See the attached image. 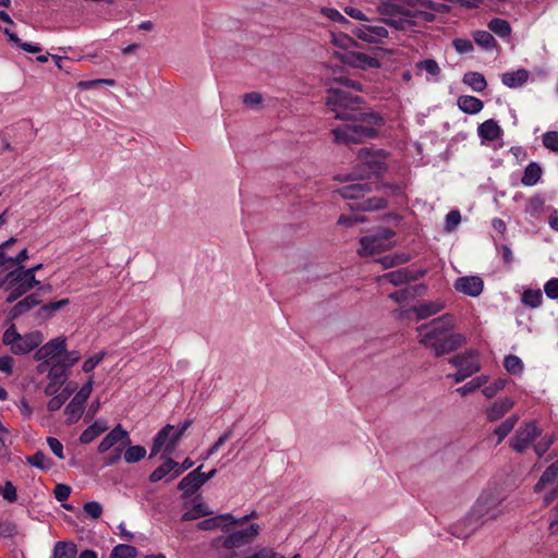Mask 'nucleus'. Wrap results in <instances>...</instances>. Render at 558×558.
Wrapping results in <instances>:
<instances>
[{
  "mask_svg": "<svg viewBox=\"0 0 558 558\" xmlns=\"http://www.w3.org/2000/svg\"><path fill=\"white\" fill-rule=\"evenodd\" d=\"M326 105L339 120L353 121V124L333 129L335 142L339 144H356L376 137L378 129L385 124L381 116L375 112H362V98L338 88L328 89Z\"/></svg>",
  "mask_w": 558,
  "mask_h": 558,
  "instance_id": "nucleus-1",
  "label": "nucleus"
},
{
  "mask_svg": "<svg viewBox=\"0 0 558 558\" xmlns=\"http://www.w3.org/2000/svg\"><path fill=\"white\" fill-rule=\"evenodd\" d=\"M454 323L449 314L433 319L416 328L418 342L440 357L449 354L466 343L462 333L451 332Z\"/></svg>",
  "mask_w": 558,
  "mask_h": 558,
  "instance_id": "nucleus-2",
  "label": "nucleus"
},
{
  "mask_svg": "<svg viewBox=\"0 0 558 558\" xmlns=\"http://www.w3.org/2000/svg\"><path fill=\"white\" fill-rule=\"evenodd\" d=\"M359 163L349 175L352 180L365 181L379 178L387 170L386 155L381 150L373 151L362 148L357 154Z\"/></svg>",
  "mask_w": 558,
  "mask_h": 558,
  "instance_id": "nucleus-3",
  "label": "nucleus"
},
{
  "mask_svg": "<svg viewBox=\"0 0 558 558\" xmlns=\"http://www.w3.org/2000/svg\"><path fill=\"white\" fill-rule=\"evenodd\" d=\"M259 533L258 524H251L247 529L234 531L226 536L214 538L213 546L217 549L230 550V554L222 555L223 558H233L236 556L234 549L241 548L252 543Z\"/></svg>",
  "mask_w": 558,
  "mask_h": 558,
  "instance_id": "nucleus-4",
  "label": "nucleus"
},
{
  "mask_svg": "<svg viewBox=\"0 0 558 558\" xmlns=\"http://www.w3.org/2000/svg\"><path fill=\"white\" fill-rule=\"evenodd\" d=\"M473 514L477 515L484 524L499 518L504 511L502 497L499 493L485 490L471 508Z\"/></svg>",
  "mask_w": 558,
  "mask_h": 558,
  "instance_id": "nucleus-5",
  "label": "nucleus"
},
{
  "mask_svg": "<svg viewBox=\"0 0 558 558\" xmlns=\"http://www.w3.org/2000/svg\"><path fill=\"white\" fill-rule=\"evenodd\" d=\"M395 236V231L380 228L372 235L362 236L360 239V248L357 254L360 256H372L377 253L388 251L393 247L395 243L391 239Z\"/></svg>",
  "mask_w": 558,
  "mask_h": 558,
  "instance_id": "nucleus-6",
  "label": "nucleus"
},
{
  "mask_svg": "<svg viewBox=\"0 0 558 558\" xmlns=\"http://www.w3.org/2000/svg\"><path fill=\"white\" fill-rule=\"evenodd\" d=\"M393 189L398 190L393 185H383L378 182H357L342 186L337 192L342 198L345 199H360L365 196L366 193L372 191H378L379 189Z\"/></svg>",
  "mask_w": 558,
  "mask_h": 558,
  "instance_id": "nucleus-7",
  "label": "nucleus"
},
{
  "mask_svg": "<svg viewBox=\"0 0 558 558\" xmlns=\"http://www.w3.org/2000/svg\"><path fill=\"white\" fill-rule=\"evenodd\" d=\"M483 525V521L477 515H474L471 509L462 519L451 525L450 532L458 538H468Z\"/></svg>",
  "mask_w": 558,
  "mask_h": 558,
  "instance_id": "nucleus-8",
  "label": "nucleus"
},
{
  "mask_svg": "<svg viewBox=\"0 0 558 558\" xmlns=\"http://www.w3.org/2000/svg\"><path fill=\"white\" fill-rule=\"evenodd\" d=\"M541 435V429L534 422L524 423L515 432V436L511 440V447L517 452L524 451Z\"/></svg>",
  "mask_w": 558,
  "mask_h": 558,
  "instance_id": "nucleus-9",
  "label": "nucleus"
},
{
  "mask_svg": "<svg viewBox=\"0 0 558 558\" xmlns=\"http://www.w3.org/2000/svg\"><path fill=\"white\" fill-rule=\"evenodd\" d=\"M129 445H131L129 433L122 427L121 424H118L99 442L98 452L105 453L111 448H125Z\"/></svg>",
  "mask_w": 558,
  "mask_h": 558,
  "instance_id": "nucleus-10",
  "label": "nucleus"
},
{
  "mask_svg": "<svg viewBox=\"0 0 558 558\" xmlns=\"http://www.w3.org/2000/svg\"><path fill=\"white\" fill-rule=\"evenodd\" d=\"M353 35L360 40L367 44H383L388 37V31L381 25L364 24L352 29Z\"/></svg>",
  "mask_w": 558,
  "mask_h": 558,
  "instance_id": "nucleus-11",
  "label": "nucleus"
},
{
  "mask_svg": "<svg viewBox=\"0 0 558 558\" xmlns=\"http://www.w3.org/2000/svg\"><path fill=\"white\" fill-rule=\"evenodd\" d=\"M425 272H426L425 270L414 271L409 268H400V269L387 272L383 276H379L377 278V281L381 282V281L386 280L389 283L398 287V286L405 284L410 281L418 280L420 278L425 276Z\"/></svg>",
  "mask_w": 558,
  "mask_h": 558,
  "instance_id": "nucleus-12",
  "label": "nucleus"
},
{
  "mask_svg": "<svg viewBox=\"0 0 558 558\" xmlns=\"http://www.w3.org/2000/svg\"><path fill=\"white\" fill-rule=\"evenodd\" d=\"M449 363L457 368H462L470 372V375L481 371V363L478 361V352L476 350H469L460 354L451 356Z\"/></svg>",
  "mask_w": 558,
  "mask_h": 558,
  "instance_id": "nucleus-13",
  "label": "nucleus"
},
{
  "mask_svg": "<svg viewBox=\"0 0 558 558\" xmlns=\"http://www.w3.org/2000/svg\"><path fill=\"white\" fill-rule=\"evenodd\" d=\"M65 338L58 337L40 347L35 353V359L37 361H50L57 357L60 359L61 354L65 351Z\"/></svg>",
  "mask_w": 558,
  "mask_h": 558,
  "instance_id": "nucleus-14",
  "label": "nucleus"
},
{
  "mask_svg": "<svg viewBox=\"0 0 558 558\" xmlns=\"http://www.w3.org/2000/svg\"><path fill=\"white\" fill-rule=\"evenodd\" d=\"M454 289L460 293L475 298L483 292L484 282L477 276L460 277L454 282Z\"/></svg>",
  "mask_w": 558,
  "mask_h": 558,
  "instance_id": "nucleus-15",
  "label": "nucleus"
},
{
  "mask_svg": "<svg viewBox=\"0 0 558 558\" xmlns=\"http://www.w3.org/2000/svg\"><path fill=\"white\" fill-rule=\"evenodd\" d=\"M161 459H163L165 462L161 465H159L156 470H154L149 475V481L151 483H157L161 480L170 482L178 477L174 476L177 461H174L170 456L166 454L165 451L161 454Z\"/></svg>",
  "mask_w": 558,
  "mask_h": 558,
  "instance_id": "nucleus-16",
  "label": "nucleus"
},
{
  "mask_svg": "<svg viewBox=\"0 0 558 558\" xmlns=\"http://www.w3.org/2000/svg\"><path fill=\"white\" fill-rule=\"evenodd\" d=\"M7 303H13L22 295L26 294L29 290H26V286L21 281L17 271H10L7 277Z\"/></svg>",
  "mask_w": 558,
  "mask_h": 558,
  "instance_id": "nucleus-17",
  "label": "nucleus"
},
{
  "mask_svg": "<svg viewBox=\"0 0 558 558\" xmlns=\"http://www.w3.org/2000/svg\"><path fill=\"white\" fill-rule=\"evenodd\" d=\"M43 340V333L39 331L21 335L12 352L14 354H26L36 349Z\"/></svg>",
  "mask_w": 558,
  "mask_h": 558,
  "instance_id": "nucleus-18",
  "label": "nucleus"
},
{
  "mask_svg": "<svg viewBox=\"0 0 558 558\" xmlns=\"http://www.w3.org/2000/svg\"><path fill=\"white\" fill-rule=\"evenodd\" d=\"M202 468L203 464H201L194 471L190 472L179 482L178 489L183 493V496H192L201 488V486H203V481H201L199 476V471Z\"/></svg>",
  "mask_w": 558,
  "mask_h": 558,
  "instance_id": "nucleus-19",
  "label": "nucleus"
},
{
  "mask_svg": "<svg viewBox=\"0 0 558 558\" xmlns=\"http://www.w3.org/2000/svg\"><path fill=\"white\" fill-rule=\"evenodd\" d=\"M343 61L352 66L363 70L378 69L380 66V62L377 58L362 52H348L343 57Z\"/></svg>",
  "mask_w": 558,
  "mask_h": 558,
  "instance_id": "nucleus-20",
  "label": "nucleus"
},
{
  "mask_svg": "<svg viewBox=\"0 0 558 558\" xmlns=\"http://www.w3.org/2000/svg\"><path fill=\"white\" fill-rule=\"evenodd\" d=\"M445 308L442 301H426L412 307V312L416 315L417 319H426L436 315Z\"/></svg>",
  "mask_w": 558,
  "mask_h": 558,
  "instance_id": "nucleus-21",
  "label": "nucleus"
},
{
  "mask_svg": "<svg viewBox=\"0 0 558 558\" xmlns=\"http://www.w3.org/2000/svg\"><path fill=\"white\" fill-rule=\"evenodd\" d=\"M514 402L510 398H504L494 402L487 410V420L490 422L501 418L512 407Z\"/></svg>",
  "mask_w": 558,
  "mask_h": 558,
  "instance_id": "nucleus-22",
  "label": "nucleus"
},
{
  "mask_svg": "<svg viewBox=\"0 0 558 558\" xmlns=\"http://www.w3.org/2000/svg\"><path fill=\"white\" fill-rule=\"evenodd\" d=\"M41 302L38 293H33L25 296L23 300L19 301L11 310V317L16 318L35 306L39 305Z\"/></svg>",
  "mask_w": 558,
  "mask_h": 558,
  "instance_id": "nucleus-23",
  "label": "nucleus"
},
{
  "mask_svg": "<svg viewBox=\"0 0 558 558\" xmlns=\"http://www.w3.org/2000/svg\"><path fill=\"white\" fill-rule=\"evenodd\" d=\"M477 132L481 138L489 142L499 138L502 134L501 128L493 119L486 120L480 124Z\"/></svg>",
  "mask_w": 558,
  "mask_h": 558,
  "instance_id": "nucleus-24",
  "label": "nucleus"
},
{
  "mask_svg": "<svg viewBox=\"0 0 558 558\" xmlns=\"http://www.w3.org/2000/svg\"><path fill=\"white\" fill-rule=\"evenodd\" d=\"M193 420L187 418L177 427L174 426V430L172 432V435L167 442V447L165 448V453L168 456H171L174 450L177 449V446L179 444V440L184 435V433L192 426Z\"/></svg>",
  "mask_w": 558,
  "mask_h": 558,
  "instance_id": "nucleus-25",
  "label": "nucleus"
},
{
  "mask_svg": "<svg viewBox=\"0 0 558 558\" xmlns=\"http://www.w3.org/2000/svg\"><path fill=\"white\" fill-rule=\"evenodd\" d=\"M173 430L174 426L167 424L156 434L150 449V457L156 456L162 448L165 449L167 447V442L169 441Z\"/></svg>",
  "mask_w": 558,
  "mask_h": 558,
  "instance_id": "nucleus-26",
  "label": "nucleus"
},
{
  "mask_svg": "<svg viewBox=\"0 0 558 558\" xmlns=\"http://www.w3.org/2000/svg\"><path fill=\"white\" fill-rule=\"evenodd\" d=\"M425 284H417L414 287H408L389 294V299L396 303H402L407 300L414 299L416 295H421L425 292Z\"/></svg>",
  "mask_w": 558,
  "mask_h": 558,
  "instance_id": "nucleus-27",
  "label": "nucleus"
},
{
  "mask_svg": "<svg viewBox=\"0 0 558 558\" xmlns=\"http://www.w3.org/2000/svg\"><path fill=\"white\" fill-rule=\"evenodd\" d=\"M377 11L383 15L397 16L407 15L410 9L403 8L401 3L396 1L379 0Z\"/></svg>",
  "mask_w": 558,
  "mask_h": 558,
  "instance_id": "nucleus-28",
  "label": "nucleus"
},
{
  "mask_svg": "<svg viewBox=\"0 0 558 558\" xmlns=\"http://www.w3.org/2000/svg\"><path fill=\"white\" fill-rule=\"evenodd\" d=\"M529 78V72L524 69H520L513 72H506L501 75V82L510 87L517 88L522 86Z\"/></svg>",
  "mask_w": 558,
  "mask_h": 558,
  "instance_id": "nucleus-29",
  "label": "nucleus"
},
{
  "mask_svg": "<svg viewBox=\"0 0 558 558\" xmlns=\"http://www.w3.org/2000/svg\"><path fill=\"white\" fill-rule=\"evenodd\" d=\"M108 429L105 421H96L89 425L80 436L81 444H90L94 439L100 436Z\"/></svg>",
  "mask_w": 558,
  "mask_h": 558,
  "instance_id": "nucleus-30",
  "label": "nucleus"
},
{
  "mask_svg": "<svg viewBox=\"0 0 558 558\" xmlns=\"http://www.w3.org/2000/svg\"><path fill=\"white\" fill-rule=\"evenodd\" d=\"M458 106L465 113L476 114L483 109L484 104L474 96L464 95L459 97Z\"/></svg>",
  "mask_w": 558,
  "mask_h": 558,
  "instance_id": "nucleus-31",
  "label": "nucleus"
},
{
  "mask_svg": "<svg viewBox=\"0 0 558 558\" xmlns=\"http://www.w3.org/2000/svg\"><path fill=\"white\" fill-rule=\"evenodd\" d=\"M86 401L74 396L73 399L65 407L64 413L68 416V424L75 423L82 415Z\"/></svg>",
  "mask_w": 558,
  "mask_h": 558,
  "instance_id": "nucleus-32",
  "label": "nucleus"
},
{
  "mask_svg": "<svg viewBox=\"0 0 558 558\" xmlns=\"http://www.w3.org/2000/svg\"><path fill=\"white\" fill-rule=\"evenodd\" d=\"M69 299H62L56 302H50L44 304L36 313L38 319H49L51 318L58 311L69 304Z\"/></svg>",
  "mask_w": 558,
  "mask_h": 558,
  "instance_id": "nucleus-33",
  "label": "nucleus"
},
{
  "mask_svg": "<svg viewBox=\"0 0 558 558\" xmlns=\"http://www.w3.org/2000/svg\"><path fill=\"white\" fill-rule=\"evenodd\" d=\"M230 520H233V515L231 513L219 514L201 521L197 524V529L202 531H211L220 527L223 523L231 524Z\"/></svg>",
  "mask_w": 558,
  "mask_h": 558,
  "instance_id": "nucleus-34",
  "label": "nucleus"
},
{
  "mask_svg": "<svg viewBox=\"0 0 558 558\" xmlns=\"http://www.w3.org/2000/svg\"><path fill=\"white\" fill-rule=\"evenodd\" d=\"M542 173L543 171L538 163L530 162L524 169L521 182L525 186H533L539 181Z\"/></svg>",
  "mask_w": 558,
  "mask_h": 558,
  "instance_id": "nucleus-35",
  "label": "nucleus"
},
{
  "mask_svg": "<svg viewBox=\"0 0 558 558\" xmlns=\"http://www.w3.org/2000/svg\"><path fill=\"white\" fill-rule=\"evenodd\" d=\"M462 81L464 84L469 85L473 90L478 93L483 92L487 86V82L484 75L478 72H466Z\"/></svg>",
  "mask_w": 558,
  "mask_h": 558,
  "instance_id": "nucleus-36",
  "label": "nucleus"
},
{
  "mask_svg": "<svg viewBox=\"0 0 558 558\" xmlns=\"http://www.w3.org/2000/svg\"><path fill=\"white\" fill-rule=\"evenodd\" d=\"M213 514V510L205 502L195 504L190 510L182 515L183 521H193L202 517Z\"/></svg>",
  "mask_w": 558,
  "mask_h": 558,
  "instance_id": "nucleus-37",
  "label": "nucleus"
},
{
  "mask_svg": "<svg viewBox=\"0 0 558 558\" xmlns=\"http://www.w3.org/2000/svg\"><path fill=\"white\" fill-rule=\"evenodd\" d=\"M76 554V545L72 542H58L54 545V558H75Z\"/></svg>",
  "mask_w": 558,
  "mask_h": 558,
  "instance_id": "nucleus-38",
  "label": "nucleus"
},
{
  "mask_svg": "<svg viewBox=\"0 0 558 558\" xmlns=\"http://www.w3.org/2000/svg\"><path fill=\"white\" fill-rule=\"evenodd\" d=\"M487 381H488V376L487 375H481V376L475 377L472 380L468 381L463 386L457 388L456 391L459 395H461L462 397H465V396L474 392L475 390H477L482 386H484Z\"/></svg>",
  "mask_w": 558,
  "mask_h": 558,
  "instance_id": "nucleus-39",
  "label": "nucleus"
},
{
  "mask_svg": "<svg viewBox=\"0 0 558 558\" xmlns=\"http://www.w3.org/2000/svg\"><path fill=\"white\" fill-rule=\"evenodd\" d=\"M558 476V461L551 463L542 474L541 478L536 483L535 492L542 490L545 485L551 483Z\"/></svg>",
  "mask_w": 558,
  "mask_h": 558,
  "instance_id": "nucleus-40",
  "label": "nucleus"
},
{
  "mask_svg": "<svg viewBox=\"0 0 558 558\" xmlns=\"http://www.w3.org/2000/svg\"><path fill=\"white\" fill-rule=\"evenodd\" d=\"M381 21L385 24H387L398 31H405L415 24V22L413 21V17H410L407 15L390 16V17L384 19Z\"/></svg>",
  "mask_w": 558,
  "mask_h": 558,
  "instance_id": "nucleus-41",
  "label": "nucleus"
},
{
  "mask_svg": "<svg viewBox=\"0 0 558 558\" xmlns=\"http://www.w3.org/2000/svg\"><path fill=\"white\" fill-rule=\"evenodd\" d=\"M411 259V256L407 253H396L391 255H387L381 257L378 262L383 265L384 268H392L398 265H402L408 263Z\"/></svg>",
  "mask_w": 558,
  "mask_h": 558,
  "instance_id": "nucleus-42",
  "label": "nucleus"
},
{
  "mask_svg": "<svg viewBox=\"0 0 558 558\" xmlns=\"http://www.w3.org/2000/svg\"><path fill=\"white\" fill-rule=\"evenodd\" d=\"M519 421V416L513 414L505 420L496 429L495 434L498 436V444L501 442L514 428L515 424Z\"/></svg>",
  "mask_w": 558,
  "mask_h": 558,
  "instance_id": "nucleus-43",
  "label": "nucleus"
},
{
  "mask_svg": "<svg viewBox=\"0 0 558 558\" xmlns=\"http://www.w3.org/2000/svg\"><path fill=\"white\" fill-rule=\"evenodd\" d=\"M126 463H136L145 458L146 449L143 446H128L122 452Z\"/></svg>",
  "mask_w": 558,
  "mask_h": 558,
  "instance_id": "nucleus-44",
  "label": "nucleus"
},
{
  "mask_svg": "<svg viewBox=\"0 0 558 558\" xmlns=\"http://www.w3.org/2000/svg\"><path fill=\"white\" fill-rule=\"evenodd\" d=\"M522 302L531 308L541 306L543 302V294L541 290H525L522 294Z\"/></svg>",
  "mask_w": 558,
  "mask_h": 558,
  "instance_id": "nucleus-45",
  "label": "nucleus"
},
{
  "mask_svg": "<svg viewBox=\"0 0 558 558\" xmlns=\"http://www.w3.org/2000/svg\"><path fill=\"white\" fill-rule=\"evenodd\" d=\"M387 206V199L384 196H373L359 204V208L364 211L377 210Z\"/></svg>",
  "mask_w": 558,
  "mask_h": 558,
  "instance_id": "nucleus-46",
  "label": "nucleus"
},
{
  "mask_svg": "<svg viewBox=\"0 0 558 558\" xmlns=\"http://www.w3.org/2000/svg\"><path fill=\"white\" fill-rule=\"evenodd\" d=\"M137 549L134 546L119 544L111 550V558H136Z\"/></svg>",
  "mask_w": 558,
  "mask_h": 558,
  "instance_id": "nucleus-47",
  "label": "nucleus"
},
{
  "mask_svg": "<svg viewBox=\"0 0 558 558\" xmlns=\"http://www.w3.org/2000/svg\"><path fill=\"white\" fill-rule=\"evenodd\" d=\"M27 462L40 470H48L53 464L51 459L47 458L43 451H37L33 456L27 457Z\"/></svg>",
  "mask_w": 558,
  "mask_h": 558,
  "instance_id": "nucleus-48",
  "label": "nucleus"
},
{
  "mask_svg": "<svg viewBox=\"0 0 558 558\" xmlns=\"http://www.w3.org/2000/svg\"><path fill=\"white\" fill-rule=\"evenodd\" d=\"M489 29L500 37H506L511 33L510 24L502 19H493L488 24Z\"/></svg>",
  "mask_w": 558,
  "mask_h": 558,
  "instance_id": "nucleus-49",
  "label": "nucleus"
},
{
  "mask_svg": "<svg viewBox=\"0 0 558 558\" xmlns=\"http://www.w3.org/2000/svg\"><path fill=\"white\" fill-rule=\"evenodd\" d=\"M475 43L484 49H492L496 46V39L487 31H477L474 34Z\"/></svg>",
  "mask_w": 558,
  "mask_h": 558,
  "instance_id": "nucleus-50",
  "label": "nucleus"
},
{
  "mask_svg": "<svg viewBox=\"0 0 558 558\" xmlns=\"http://www.w3.org/2000/svg\"><path fill=\"white\" fill-rule=\"evenodd\" d=\"M65 366L58 360V362L49 368L48 377L51 381H56L57 384H62L66 379Z\"/></svg>",
  "mask_w": 558,
  "mask_h": 558,
  "instance_id": "nucleus-51",
  "label": "nucleus"
},
{
  "mask_svg": "<svg viewBox=\"0 0 558 558\" xmlns=\"http://www.w3.org/2000/svg\"><path fill=\"white\" fill-rule=\"evenodd\" d=\"M15 271H17L21 281L26 286V290L31 291L40 283L35 278V274H33L32 270L24 269L23 266H20Z\"/></svg>",
  "mask_w": 558,
  "mask_h": 558,
  "instance_id": "nucleus-52",
  "label": "nucleus"
},
{
  "mask_svg": "<svg viewBox=\"0 0 558 558\" xmlns=\"http://www.w3.org/2000/svg\"><path fill=\"white\" fill-rule=\"evenodd\" d=\"M505 368L511 374H520L523 369V363L517 355H507L504 361Z\"/></svg>",
  "mask_w": 558,
  "mask_h": 558,
  "instance_id": "nucleus-53",
  "label": "nucleus"
},
{
  "mask_svg": "<svg viewBox=\"0 0 558 558\" xmlns=\"http://www.w3.org/2000/svg\"><path fill=\"white\" fill-rule=\"evenodd\" d=\"M232 435V430L231 429H228L226 430L218 439L217 441L205 452L202 454V460L203 461H206L208 460L213 454H215L219 449L220 447L228 440L230 439Z\"/></svg>",
  "mask_w": 558,
  "mask_h": 558,
  "instance_id": "nucleus-54",
  "label": "nucleus"
},
{
  "mask_svg": "<svg viewBox=\"0 0 558 558\" xmlns=\"http://www.w3.org/2000/svg\"><path fill=\"white\" fill-rule=\"evenodd\" d=\"M83 511L88 518L97 520L102 514V506L98 501H88L84 504Z\"/></svg>",
  "mask_w": 558,
  "mask_h": 558,
  "instance_id": "nucleus-55",
  "label": "nucleus"
},
{
  "mask_svg": "<svg viewBox=\"0 0 558 558\" xmlns=\"http://www.w3.org/2000/svg\"><path fill=\"white\" fill-rule=\"evenodd\" d=\"M69 397L70 392L66 389H63L61 392L57 393L49 400L47 404L48 410L51 412L59 410Z\"/></svg>",
  "mask_w": 558,
  "mask_h": 558,
  "instance_id": "nucleus-56",
  "label": "nucleus"
},
{
  "mask_svg": "<svg viewBox=\"0 0 558 558\" xmlns=\"http://www.w3.org/2000/svg\"><path fill=\"white\" fill-rule=\"evenodd\" d=\"M506 379L498 378L493 384L485 386L482 390L483 395L487 398H494L499 391L506 387Z\"/></svg>",
  "mask_w": 558,
  "mask_h": 558,
  "instance_id": "nucleus-57",
  "label": "nucleus"
},
{
  "mask_svg": "<svg viewBox=\"0 0 558 558\" xmlns=\"http://www.w3.org/2000/svg\"><path fill=\"white\" fill-rule=\"evenodd\" d=\"M544 198L539 195L531 197L526 205V213L531 216H538L544 207Z\"/></svg>",
  "mask_w": 558,
  "mask_h": 558,
  "instance_id": "nucleus-58",
  "label": "nucleus"
},
{
  "mask_svg": "<svg viewBox=\"0 0 558 558\" xmlns=\"http://www.w3.org/2000/svg\"><path fill=\"white\" fill-rule=\"evenodd\" d=\"M322 14H324L326 17H328L330 21L348 25L350 22L337 10L333 8H322L320 9Z\"/></svg>",
  "mask_w": 558,
  "mask_h": 558,
  "instance_id": "nucleus-59",
  "label": "nucleus"
},
{
  "mask_svg": "<svg viewBox=\"0 0 558 558\" xmlns=\"http://www.w3.org/2000/svg\"><path fill=\"white\" fill-rule=\"evenodd\" d=\"M332 44L342 49H349L350 47L357 46V43L345 34L332 35Z\"/></svg>",
  "mask_w": 558,
  "mask_h": 558,
  "instance_id": "nucleus-60",
  "label": "nucleus"
},
{
  "mask_svg": "<svg viewBox=\"0 0 558 558\" xmlns=\"http://www.w3.org/2000/svg\"><path fill=\"white\" fill-rule=\"evenodd\" d=\"M20 336L21 335L16 331L15 327L12 325L10 328H8L4 331L2 341L5 345H10L11 351H13L15 344L17 343Z\"/></svg>",
  "mask_w": 558,
  "mask_h": 558,
  "instance_id": "nucleus-61",
  "label": "nucleus"
},
{
  "mask_svg": "<svg viewBox=\"0 0 558 558\" xmlns=\"http://www.w3.org/2000/svg\"><path fill=\"white\" fill-rule=\"evenodd\" d=\"M543 144L546 148L558 151V132L550 131L543 135Z\"/></svg>",
  "mask_w": 558,
  "mask_h": 558,
  "instance_id": "nucleus-62",
  "label": "nucleus"
},
{
  "mask_svg": "<svg viewBox=\"0 0 558 558\" xmlns=\"http://www.w3.org/2000/svg\"><path fill=\"white\" fill-rule=\"evenodd\" d=\"M0 495L9 502H14L17 500L16 488L10 481L5 482L4 486L1 487Z\"/></svg>",
  "mask_w": 558,
  "mask_h": 558,
  "instance_id": "nucleus-63",
  "label": "nucleus"
},
{
  "mask_svg": "<svg viewBox=\"0 0 558 558\" xmlns=\"http://www.w3.org/2000/svg\"><path fill=\"white\" fill-rule=\"evenodd\" d=\"M544 291L547 298L551 300L558 299V278L548 280L544 286Z\"/></svg>",
  "mask_w": 558,
  "mask_h": 558,
  "instance_id": "nucleus-64",
  "label": "nucleus"
}]
</instances>
